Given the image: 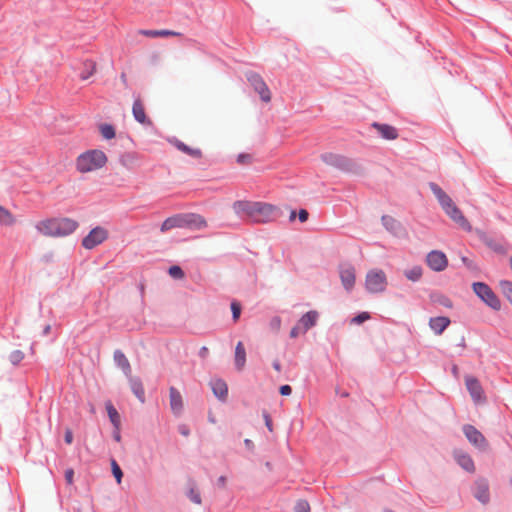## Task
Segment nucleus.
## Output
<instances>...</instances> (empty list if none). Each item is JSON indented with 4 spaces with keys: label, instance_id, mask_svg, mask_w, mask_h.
Here are the masks:
<instances>
[{
    "label": "nucleus",
    "instance_id": "38",
    "mask_svg": "<svg viewBox=\"0 0 512 512\" xmlns=\"http://www.w3.org/2000/svg\"><path fill=\"white\" fill-rule=\"evenodd\" d=\"M111 468H112V473H113L117 483L120 484L122 481L123 473H122L120 466L117 464V462L114 459L111 461Z\"/></svg>",
    "mask_w": 512,
    "mask_h": 512
},
{
    "label": "nucleus",
    "instance_id": "37",
    "mask_svg": "<svg viewBox=\"0 0 512 512\" xmlns=\"http://www.w3.org/2000/svg\"><path fill=\"white\" fill-rule=\"evenodd\" d=\"M85 66L87 67L88 70H86V72L82 73L80 75L81 79L82 80H86L88 79L91 75L94 74L95 70H96V63L93 62V61H86L85 62Z\"/></svg>",
    "mask_w": 512,
    "mask_h": 512
},
{
    "label": "nucleus",
    "instance_id": "9",
    "mask_svg": "<svg viewBox=\"0 0 512 512\" xmlns=\"http://www.w3.org/2000/svg\"><path fill=\"white\" fill-rule=\"evenodd\" d=\"M426 263L433 271H443L448 266V260L446 255L438 250H433L428 253L426 257Z\"/></svg>",
    "mask_w": 512,
    "mask_h": 512
},
{
    "label": "nucleus",
    "instance_id": "19",
    "mask_svg": "<svg viewBox=\"0 0 512 512\" xmlns=\"http://www.w3.org/2000/svg\"><path fill=\"white\" fill-rule=\"evenodd\" d=\"M382 223L385 228L394 236L399 237L404 231L401 224L391 216H383Z\"/></svg>",
    "mask_w": 512,
    "mask_h": 512
},
{
    "label": "nucleus",
    "instance_id": "16",
    "mask_svg": "<svg viewBox=\"0 0 512 512\" xmlns=\"http://www.w3.org/2000/svg\"><path fill=\"white\" fill-rule=\"evenodd\" d=\"M466 387L474 401L481 402L484 400L483 389L476 378L467 377Z\"/></svg>",
    "mask_w": 512,
    "mask_h": 512
},
{
    "label": "nucleus",
    "instance_id": "10",
    "mask_svg": "<svg viewBox=\"0 0 512 512\" xmlns=\"http://www.w3.org/2000/svg\"><path fill=\"white\" fill-rule=\"evenodd\" d=\"M443 210L463 230L468 231V232H470L472 230L470 223L464 217V215L460 211V209L454 204V202H451L449 204V206H446V208H443Z\"/></svg>",
    "mask_w": 512,
    "mask_h": 512
},
{
    "label": "nucleus",
    "instance_id": "44",
    "mask_svg": "<svg viewBox=\"0 0 512 512\" xmlns=\"http://www.w3.org/2000/svg\"><path fill=\"white\" fill-rule=\"evenodd\" d=\"M368 319H370V314L368 312H361L360 314L351 319V323L360 325Z\"/></svg>",
    "mask_w": 512,
    "mask_h": 512
},
{
    "label": "nucleus",
    "instance_id": "14",
    "mask_svg": "<svg viewBox=\"0 0 512 512\" xmlns=\"http://www.w3.org/2000/svg\"><path fill=\"white\" fill-rule=\"evenodd\" d=\"M371 127L374 128L381 138L385 140H395L398 138V130L389 124H382L378 122H373Z\"/></svg>",
    "mask_w": 512,
    "mask_h": 512
},
{
    "label": "nucleus",
    "instance_id": "11",
    "mask_svg": "<svg viewBox=\"0 0 512 512\" xmlns=\"http://www.w3.org/2000/svg\"><path fill=\"white\" fill-rule=\"evenodd\" d=\"M132 114L137 122L145 126H152V120L146 115L143 102L135 99L132 106Z\"/></svg>",
    "mask_w": 512,
    "mask_h": 512
},
{
    "label": "nucleus",
    "instance_id": "61",
    "mask_svg": "<svg viewBox=\"0 0 512 512\" xmlns=\"http://www.w3.org/2000/svg\"><path fill=\"white\" fill-rule=\"evenodd\" d=\"M462 261H463L467 266H470V262H469V260H468L466 257H463V258H462Z\"/></svg>",
    "mask_w": 512,
    "mask_h": 512
},
{
    "label": "nucleus",
    "instance_id": "4",
    "mask_svg": "<svg viewBox=\"0 0 512 512\" xmlns=\"http://www.w3.org/2000/svg\"><path fill=\"white\" fill-rule=\"evenodd\" d=\"M387 277L381 269H371L365 278V287L370 293H382L387 287Z\"/></svg>",
    "mask_w": 512,
    "mask_h": 512
},
{
    "label": "nucleus",
    "instance_id": "57",
    "mask_svg": "<svg viewBox=\"0 0 512 512\" xmlns=\"http://www.w3.org/2000/svg\"><path fill=\"white\" fill-rule=\"evenodd\" d=\"M442 304L445 305L446 307H451L452 304H451V301L447 298H445L443 301H442Z\"/></svg>",
    "mask_w": 512,
    "mask_h": 512
},
{
    "label": "nucleus",
    "instance_id": "20",
    "mask_svg": "<svg viewBox=\"0 0 512 512\" xmlns=\"http://www.w3.org/2000/svg\"><path fill=\"white\" fill-rule=\"evenodd\" d=\"M114 361L117 366L121 368L126 377H130L132 374V369L129 360L124 355V353L120 350L114 352Z\"/></svg>",
    "mask_w": 512,
    "mask_h": 512
},
{
    "label": "nucleus",
    "instance_id": "23",
    "mask_svg": "<svg viewBox=\"0 0 512 512\" xmlns=\"http://www.w3.org/2000/svg\"><path fill=\"white\" fill-rule=\"evenodd\" d=\"M127 378L132 392L143 403L145 401V391L141 380L138 377H133L132 374Z\"/></svg>",
    "mask_w": 512,
    "mask_h": 512
},
{
    "label": "nucleus",
    "instance_id": "54",
    "mask_svg": "<svg viewBox=\"0 0 512 512\" xmlns=\"http://www.w3.org/2000/svg\"><path fill=\"white\" fill-rule=\"evenodd\" d=\"M179 431L184 436H188L189 435V429L186 426H181Z\"/></svg>",
    "mask_w": 512,
    "mask_h": 512
},
{
    "label": "nucleus",
    "instance_id": "28",
    "mask_svg": "<svg viewBox=\"0 0 512 512\" xmlns=\"http://www.w3.org/2000/svg\"><path fill=\"white\" fill-rule=\"evenodd\" d=\"M246 363V351L243 343L239 341L235 347V366L241 371Z\"/></svg>",
    "mask_w": 512,
    "mask_h": 512
},
{
    "label": "nucleus",
    "instance_id": "5",
    "mask_svg": "<svg viewBox=\"0 0 512 512\" xmlns=\"http://www.w3.org/2000/svg\"><path fill=\"white\" fill-rule=\"evenodd\" d=\"M474 293L485 302L490 308L498 311L501 308V302L492 289L483 282H475L472 284Z\"/></svg>",
    "mask_w": 512,
    "mask_h": 512
},
{
    "label": "nucleus",
    "instance_id": "47",
    "mask_svg": "<svg viewBox=\"0 0 512 512\" xmlns=\"http://www.w3.org/2000/svg\"><path fill=\"white\" fill-rule=\"evenodd\" d=\"M65 480L67 484L71 485L74 482V470L69 468L65 471Z\"/></svg>",
    "mask_w": 512,
    "mask_h": 512
},
{
    "label": "nucleus",
    "instance_id": "46",
    "mask_svg": "<svg viewBox=\"0 0 512 512\" xmlns=\"http://www.w3.org/2000/svg\"><path fill=\"white\" fill-rule=\"evenodd\" d=\"M305 331H302V327L297 323L290 331V336L292 338L298 337L300 334H304Z\"/></svg>",
    "mask_w": 512,
    "mask_h": 512
},
{
    "label": "nucleus",
    "instance_id": "56",
    "mask_svg": "<svg viewBox=\"0 0 512 512\" xmlns=\"http://www.w3.org/2000/svg\"><path fill=\"white\" fill-rule=\"evenodd\" d=\"M273 367H274V369H275L277 372H280V371H281V364H280V362H279L278 360H275V361L273 362Z\"/></svg>",
    "mask_w": 512,
    "mask_h": 512
},
{
    "label": "nucleus",
    "instance_id": "6",
    "mask_svg": "<svg viewBox=\"0 0 512 512\" xmlns=\"http://www.w3.org/2000/svg\"><path fill=\"white\" fill-rule=\"evenodd\" d=\"M463 432L468 441L479 450L485 451L488 448V442L483 434L472 425H465Z\"/></svg>",
    "mask_w": 512,
    "mask_h": 512
},
{
    "label": "nucleus",
    "instance_id": "32",
    "mask_svg": "<svg viewBox=\"0 0 512 512\" xmlns=\"http://www.w3.org/2000/svg\"><path fill=\"white\" fill-rule=\"evenodd\" d=\"M16 222L15 217L13 214L0 205V225L2 226H12Z\"/></svg>",
    "mask_w": 512,
    "mask_h": 512
},
{
    "label": "nucleus",
    "instance_id": "1",
    "mask_svg": "<svg viewBox=\"0 0 512 512\" xmlns=\"http://www.w3.org/2000/svg\"><path fill=\"white\" fill-rule=\"evenodd\" d=\"M233 210L248 222L258 224L275 221L280 216L279 208L266 202L236 201Z\"/></svg>",
    "mask_w": 512,
    "mask_h": 512
},
{
    "label": "nucleus",
    "instance_id": "40",
    "mask_svg": "<svg viewBox=\"0 0 512 512\" xmlns=\"http://www.w3.org/2000/svg\"><path fill=\"white\" fill-rule=\"evenodd\" d=\"M169 275L172 277V278H175V279H182L184 278V272L183 270L181 269V267L177 266V265H174V266H171L169 268Z\"/></svg>",
    "mask_w": 512,
    "mask_h": 512
},
{
    "label": "nucleus",
    "instance_id": "41",
    "mask_svg": "<svg viewBox=\"0 0 512 512\" xmlns=\"http://www.w3.org/2000/svg\"><path fill=\"white\" fill-rule=\"evenodd\" d=\"M24 358V353L20 350H15L9 355V360L12 364L16 365L20 363Z\"/></svg>",
    "mask_w": 512,
    "mask_h": 512
},
{
    "label": "nucleus",
    "instance_id": "45",
    "mask_svg": "<svg viewBox=\"0 0 512 512\" xmlns=\"http://www.w3.org/2000/svg\"><path fill=\"white\" fill-rule=\"evenodd\" d=\"M252 161V157L250 154H239L237 157V162L241 165L250 164Z\"/></svg>",
    "mask_w": 512,
    "mask_h": 512
},
{
    "label": "nucleus",
    "instance_id": "60",
    "mask_svg": "<svg viewBox=\"0 0 512 512\" xmlns=\"http://www.w3.org/2000/svg\"><path fill=\"white\" fill-rule=\"evenodd\" d=\"M296 217V213L295 211H292L291 214H290V220L293 221Z\"/></svg>",
    "mask_w": 512,
    "mask_h": 512
},
{
    "label": "nucleus",
    "instance_id": "24",
    "mask_svg": "<svg viewBox=\"0 0 512 512\" xmlns=\"http://www.w3.org/2000/svg\"><path fill=\"white\" fill-rule=\"evenodd\" d=\"M139 34L149 37V38H157V37H177L181 36L180 32L172 31V30H146L141 29L138 31Z\"/></svg>",
    "mask_w": 512,
    "mask_h": 512
},
{
    "label": "nucleus",
    "instance_id": "33",
    "mask_svg": "<svg viewBox=\"0 0 512 512\" xmlns=\"http://www.w3.org/2000/svg\"><path fill=\"white\" fill-rule=\"evenodd\" d=\"M422 274H423V270H422L421 266H414V267H412L410 269H406L404 271L405 277L408 280L413 281V282L419 281L422 277Z\"/></svg>",
    "mask_w": 512,
    "mask_h": 512
},
{
    "label": "nucleus",
    "instance_id": "3",
    "mask_svg": "<svg viewBox=\"0 0 512 512\" xmlns=\"http://www.w3.org/2000/svg\"><path fill=\"white\" fill-rule=\"evenodd\" d=\"M108 162L107 155L99 149H90L81 153L75 161L79 173H92L102 169Z\"/></svg>",
    "mask_w": 512,
    "mask_h": 512
},
{
    "label": "nucleus",
    "instance_id": "21",
    "mask_svg": "<svg viewBox=\"0 0 512 512\" xmlns=\"http://www.w3.org/2000/svg\"><path fill=\"white\" fill-rule=\"evenodd\" d=\"M321 159L326 164L339 168H344L348 164V160L346 158L333 153H325L321 155Z\"/></svg>",
    "mask_w": 512,
    "mask_h": 512
},
{
    "label": "nucleus",
    "instance_id": "17",
    "mask_svg": "<svg viewBox=\"0 0 512 512\" xmlns=\"http://www.w3.org/2000/svg\"><path fill=\"white\" fill-rule=\"evenodd\" d=\"M173 228H184L183 214H176L164 220L160 230L164 233Z\"/></svg>",
    "mask_w": 512,
    "mask_h": 512
},
{
    "label": "nucleus",
    "instance_id": "31",
    "mask_svg": "<svg viewBox=\"0 0 512 512\" xmlns=\"http://www.w3.org/2000/svg\"><path fill=\"white\" fill-rule=\"evenodd\" d=\"M106 410L111 423L116 428V430H119L121 425L120 414L118 413L116 408L111 404V402L106 403Z\"/></svg>",
    "mask_w": 512,
    "mask_h": 512
},
{
    "label": "nucleus",
    "instance_id": "42",
    "mask_svg": "<svg viewBox=\"0 0 512 512\" xmlns=\"http://www.w3.org/2000/svg\"><path fill=\"white\" fill-rule=\"evenodd\" d=\"M295 512H309L310 505L306 500H299L294 507Z\"/></svg>",
    "mask_w": 512,
    "mask_h": 512
},
{
    "label": "nucleus",
    "instance_id": "48",
    "mask_svg": "<svg viewBox=\"0 0 512 512\" xmlns=\"http://www.w3.org/2000/svg\"><path fill=\"white\" fill-rule=\"evenodd\" d=\"M279 392L282 396H289L292 393V388L289 385H282Z\"/></svg>",
    "mask_w": 512,
    "mask_h": 512
},
{
    "label": "nucleus",
    "instance_id": "62",
    "mask_svg": "<svg viewBox=\"0 0 512 512\" xmlns=\"http://www.w3.org/2000/svg\"><path fill=\"white\" fill-rule=\"evenodd\" d=\"M209 421H210L211 423H215V422H216V420H215L214 416H212V415H209Z\"/></svg>",
    "mask_w": 512,
    "mask_h": 512
},
{
    "label": "nucleus",
    "instance_id": "22",
    "mask_svg": "<svg viewBox=\"0 0 512 512\" xmlns=\"http://www.w3.org/2000/svg\"><path fill=\"white\" fill-rule=\"evenodd\" d=\"M450 324V319L448 317L440 316L431 318L429 321L430 328L435 332V334L440 335Z\"/></svg>",
    "mask_w": 512,
    "mask_h": 512
},
{
    "label": "nucleus",
    "instance_id": "27",
    "mask_svg": "<svg viewBox=\"0 0 512 512\" xmlns=\"http://www.w3.org/2000/svg\"><path fill=\"white\" fill-rule=\"evenodd\" d=\"M317 319L318 313L316 311H309L300 318L298 324L302 327V331L306 332L316 324Z\"/></svg>",
    "mask_w": 512,
    "mask_h": 512
},
{
    "label": "nucleus",
    "instance_id": "26",
    "mask_svg": "<svg viewBox=\"0 0 512 512\" xmlns=\"http://www.w3.org/2000/svg\"><path fill=\"white\" fill-rule=\"evenodd\" d=\"M429 187L438 199L442 209L446 208V206H449V204L453 202L452 199L436 183H430Z\"/></svg>",
    "mask_w": 512,
    "mask_h": 512
},
{
    "label": "nucleus",
    "instance_id": "43",
    "mask_svg": "<svg viewBox=\"0 0 512 512\" xmlns=\"http://www.w3.org/2000/svg\"><path fill=\"white\" fill-rule=\"evenodd\" d=\"M231 310L234 322L238 321L241 314V305L237 301L231 303Z\"/></svg>",
    "mask_w": 512,
    "mask_h": 512
},
{
    "label": "nucleus",
    "instance_id": "7",
    "mask_svg": "<svg viewBox=\"0 0 512 512\" xmlns=\"http://www.w3.org/2000/svg\"><path fill=\"white\" fill-rule=\"evenodd\" d=\"M247 79L254 90L259 94L260 98L264 102H270L271 92L262 77L256 73H249Z\"/></svg>",
    "mask_w": 512,
    "mask_h": 512
},
{
    "label": "nucleus",
    "instance_id": "52",
    "mask_svg": "<svg viewBox=\"0 0 512 512\" xmlns=\"http://www.w3.org/2000/svg\"><path fill=\"white\" fill-rule=\"evenodd\" d=\"M226 480H227V479H226V477H225V476H220V477L218 478V480H217V484H218L220 487L224 488V487H225V485H226Z\"/></svg>",
    "mask_w": 512,
    "mask_h": 512
},
{
    "label": "nucleus",
    "instance_id": "30",
    "mask_svg": "<svg viewBox=\"0 0 512 512\" xmlns=\"http://www.w3.org/2000/svg\"><path fill=\"white\" fill-rule=\"evenodd\" d=\"M475 497L483 504L489 501V489L485 481L476 483Z\"/></svg>",
    "mask_w": 512,
    "mask_h": 512
},
{
    "label": "nucleus",
    "instance_id": "13",
    "mask_svg": "<svg viewBox=\"0 0 512 512\" xmlns=\"http://www.w3.org/2000/svg\"><path fill=\"white\" fill-rule=\"evenodd\" d=\"M183 223H184V228L186 227V228H191V229H195V230H201V229H204L207 227V222L204 219V217H202L199 214H195V213L183 214Z\"/></svg>",
    "mask_w": 512,
    "mask_h": 512
},
{
    "label": "nucleus",
    "instance_id": "49",
    "mask_svg": "<svg viewBox=\"0 0 512 512\" xmlns=\"http://www.w3.org/2000/svg\"><path fill=\"white\" fill-rule=\"evenodd\" d=\"M308 216H309V214H308L307 210H305V209H301L298 213V217L301 222H306L308 219Z\"/></svg>",
    "mask_w": 512,
    "mask_h": 512
},
{
    "label": "nucleus",
    "instance_id": "34",
    "mask_svg": "<svg viewBox=\"0 0 512 512\" xmlns=\"http://www.w3.org/2000/svg\"><path fill=\"white\" fill-rule=\"evenodd\" d=\"M176 147L181 150L182 152L194 157V158H200L202 156V152L200 149L197 148H190L183 142H178L176 144Z\"/></svg>",
    "mask_w": 512,
    "mask_h": 512
},
{
    "label": "nucleus",
    "instance_id": "2",
    "mask_svg": "<svg viewBox=\"0 0 512 512\" xmlns=\"http://www.w3.org/2000/svg\"><path fill=\"white\" fill-rule=\"evenodd\" d=\"M78 227L75 220L69 218H52L39 221L35 228L46 237H64L73 233Z\"/></svg>",
    "mask_w": 512,
    "mask_h": 512
},
{
    "label": "nucleus",
    "instance_id": "39",
    "mask_svg": "<svg viewBox=\"0 0 512 512\" xmlns=\"http://www.w3.org/2000/svg\"><path fill=\"white\" fill-rule=\"evenodd\" d=\"M187 495L193 503L197 505H200L202 503L200 493L196 488H190Z\"/></svg>",
    "mask_w": 512,
    "mask_h": 512
},
{
    "label": "nucleus",
    "instance_id": "29",
    "mask_svg": "<svg viewBox=\"0 0 512 512\" xmlns=\"http://www.w3.org/2000/svg\"><path fill=\"white\" fill-rule=\"evenodd\" d=\"M211 387H212L213 393L215 394L216 397H218L221 400H224L226 398L227 393H228V387H227V384L223 380H221V379L213 380L211 382Z\"/></svg>",
    "mask_w": 512,
    "mask_h": 512
},
{
    "label": "nucleus",
    "instance_id": "12",
    "mask_svg": "<svg viewBox=\"0 0 512 512\" xmlns=\"http://www.w3.org/2000/svg\"><path fill=\"white\" fill-rule=\"evenodd\" d=\"M340 279L344 288L350 291L355 284V268L352 265H342L340 267Z\"/></svg>",
    "mask_w": 512,
    "mask_h": 512
},
{
    "label": "nucleus",
    "instance_id": "25",
    "mask_svg": "<svg viewBox=\"0 0 512 512\" xmlns=\"http://www.w3.org/2000/svg\"><path fill=\"white\" fill-rule=\"evenodd\" d=\"M429 187L438 199L442 209L446 208V206H449V204L453 202L452 199L436 183H430Z\"/></svg>",
    "mask_w": 512,
    "mask_h": 512
},
{
    "label": "nucleus",
    "instance_id": "59",
    "mask_svg": "<svg viewBox=\"0 0 512 512\" xmlns=\"http://www.w3.org/2000/svg\"><path fill=\"white\" fill-rule=\"evenodd\" d=\"M114 439H115L116 441H118V442L120 441L121 436H120L119 430H117V432L114 434Z\"/></svg>",
    "mask_w": 512,
    "mask_h": 512
},
{
    "label": "nucleus",
    "instance_id": "51",
    "mask_svg": "<svg viewBox=\"0 0 512 512\" xmlns=\"http://www.w3.org/2000/svg\"><path fill=\"white\" fill-rule=\"evenodd\" d=\"M280 325H281V320H280V318L275 317V318H273V319H272V321H271V326H272L274 329L278 330V329L280 328Z\"/></svg>",
    "mask_w": 512,
    "mask_h": 512
},
{
    "label": "nucleus",
    "instance_id": "15",
    "mask_svg": "<svg viewBox=\"0 0 512 512\" xmlns=\"http://www.w3.org/2000/svg\"><path fill=\"white\" fill-rule=\"evenodd\" d=\"M169 402L173 414L177 416L180 415L182 413L184 403L181 393L175 387H170L169 389Z\"/></svg>",
    "mask_w": 512,
    "mask_h": 512
},
{
    "label": "nucleus",
    "instance_id": "8",
    "mask_svg": "<svg viewBox=\"0 0 512 512\" xmlns=\"http://www.w3.org/2000/svg\"><path fill=\"white\" fill-rule=\"evenodd\" d=\"M108 238V232L102 227L92 229L89 234L83 239L82 245L86 249H93L97 245L103 243Z\"/></svg>",
    "mask_w": 512,
    "mask_h": 512
},
{
    "label": "nucleus",
    "instance_id": "35",
    "mask_svg": "<svg viewBox=\"0 0 512 512\" xmlns=\"http://www.w3.org/2000/svg\"><path fill=\"white\" fill-rule=\"evenodd\" d=\"M499 287L501 289L502 294L512 304V282L508 280H501L499 282Z\"/></svg>",
    "mask_w": 512,
    "mask_h": 512
},
{
    "label": "nucleus",
    "instance_id": "58",
    "mask_svg": "<svg viewBox=\"0 0 512 512\" xmlns=\"http://www.w3.org/2000/svg\"><path fill=\"white\" fill-rule=\"evenodd\" d=\"M121 81L123 82L124 85H127V77H126V74L125 73H122L121 76Z\"/></svg>",
    "mask_w": 512,
    "mask_h": 512
},
{
    "label": "nucleus",
    "instance_id": "55",
    "mask_svg": "<svg viewBox=\"0 0 512 512\" xmlns=\"http://www.w3.org/2000/svg\"><path fill=\"white\" fill-rule=\"evenodd\" d=\"M199 354H200V356H201L202 358H205V357L207 356V354H208V348H207V347H202V348L200 349Z\"/></svg>",
    "mask_w": 512,
    "mask_h": 512
},
{
    "label": "nucleus",
    "instance_id": "53",
    "mask_svg": "<svg viewBox=\"0 0 512 512\" xmlns=\"http://www.w3.org/2000/svg\"><path fill=\"white\" fill-rule=\"evenodd\" d=\"M265 423H266L267 428L270 431H272V421H271V418L267 414L265 415Z\"/></svg>",
    "mask_w": 512,
    "mask_h": 512
},
{
    "label": "nucleus",
    "instance_id": "18",
    "mask_svg": "<svg viewBox=\"0 0 512 512\" xmlns=\"http://www.w3.org/2000/svg\"><path fill=\"white\" fill-rule=\"evenodd\" d=\"M454 457H455L457 463L464 470H466L467 472H470V473H473L475 471L474 461L470 455H468L464 452L458 451V452H455Z\"/></svg>",
    "mask_w": 512,
    "mask_h": 512
},
{
    "label": "nucleus",
    "instance_id": "36",
    "mask_svg": "<svg viewBox=\"0 0 512 512\" xmlns=\"http://www.w3.org/2000/svg\"><path fill=\"white\" fill-rule=\"evenodd\" d=\"M100 132L103 138L112 139L115 137V129L112 125L104 124L100 127Z\"/></svg>",
    "mask_w": 512,
    "mask_h": 512
},
{
    "label": "nucleus",
    "instance_id": "50",
    "mask_svg": "<svg viewBox=\"0 0 512 512\" xmlns=\"http://www.w3.org/2000/svg\"><path fill=\"white\" fill-rule=\"evenodd\" d=\"M73 441V433L70 429H66L65 431V442L67 444H71Z\"/></svg>",
    "mask_w": 512,
    "mask_h": 512
}]
</instances>
